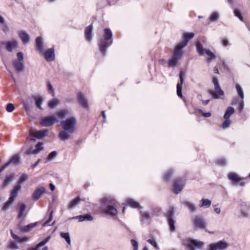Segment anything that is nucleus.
Instances as JSON below:
<instances>
[{
  "label": "nucleus",
  "mask_w": 250,
  "mask_h": 250,
  "mask_svg": "<svg viewBox=\"0 0 250 250\" xmlns=\"http://www.w3.org/2000/svg\"><path fill=\"white\" fill-rule=\"evenodd\" d=\"M47 129H43L39 131L31 129L29 132L30 140L35 141L37 139H40L43 138L48 133Z\"/></svg>",
  "instance_id": "obj_7"
},
{
  "label": "nucleus",
  "mask_w": 250,
  "mask_h": 250,
  "mask_svg": "<svg viewBox=\"0 0 250 250\" xmlns=\"http://www.w3.org/2000/svg\"><path fill=\"white\" fill-rule=\"evenodd\" d=\"M14 179V175H7L3 182L4 188L7 187Z\"/></svg>",
  "instance_id": "obj_38"
},
{
  "label": "nucleus",
  "mask_w": 250,
  "mask_h": 250,
  "mask_svg": "<svg viewBox=\"0 0 250 250\" xmlns=\"http://www.w3.org/2000/svg\"><path fill=\"white\" fill-rule=\"evenodd\" d=\"M50 239V237H47L45 239L40 242L36 247L30 248L28 250H40V248L44 246ZM47 247H44L42 250H47Z\"/></svg>",
  "instance_id": "obj_22"
},
{
  "label": "nucleus",
  "mask_w": 250,
  "mask_h": 250,
  "mask_svg": "<svg viewBox=\"0 0 250 250\" xmlns=\"http://www.w3.org/2000/svg\"><path fill=\"white\" fill-rule=\"evenodd\" d=\"M193 223L195 227L201 229H204L206 227V223L204 218L201 216H196L193 219Z\"/></svg>",
  "instance_id": "obj_12"
},
{
  "label": "nucleus",
  "mask_w": 250,
  "mask_h": 250,
  "mask_svg": "<svg viewBox=\"0 0 250 250\" xmlns=\"http://www.w3.org/2000/svg\"><path fill=\"white\" fill-rule=\"evenodd\" d=\"M104 211L106 214L110 216H115L118 213L117 209L112 205H107Z\"/></svg>",
  "instance_id": "obj_20"
},
{
  "label": "nucleus",
  "mask_w": 250,
  "mask_h": 250,
  "mask_svg": "<svg viewBox=\"0 0 250 250\" xmlns=\"http://www.w3.org/2000/svg\"><path fill=\"white\" fill-rule=\"evenodd\" d=\"M26 206L25 204L21 203H18V207L17 208V210L19 212L18 218L20 219L23 216L24 212L26 209Z\"/></svg>",
  "instance_id": "obj_25"
},
{
  "label": "nucleus",
  "mask_w": 250,
  "mask_h": 250,
  "mask_svg": "<svg viewBox=\"0 0 250 250\" xmlns=\"http://www.w3.org/2000/svg\"><path fill=\"white\" fill-rule=\"evenodd\" d=\"M194 34L192 33H186L184 34V41L176 46L173 54L169 60V67H175L178 64V62L183 54L182 49L187 45L188 42L194 37Z\"/></svg>",
  "instance_id": "obj_1"
},
{
  "label": "nucleus",
  "mask_w": 250,
  "mask_h": 250,
  "mask_svg": "<svg viewBox=\"0 0 250 250\" xmlns=\"http://www.w3.org/2000/svg\"><path fill=\"white\" fill-rule=\"evenodd\" d=\"M77 97L81 105L83 108H87L88 103L85 96L82 93H79L77 94Z\"/></svg>",
  "instance_id": "obj_19"
},
{
  "label": "nucleus",
  "mask_w": 250,
  "mask_h": 250,
  "mask_svg": "<svg viewBox=\"0 0 250 250\" xmlns=\"http://www.w3.org/2000/svg\"><path fill=\"white\" fill-rule=\"evenodd\" d=\"M15 109V107L12 104L9 103L7 104L6 110L8 112H11Z\"/></svg>",
  "instance_id": "obj_53"
},
{
  "label": "nucleus",
  "mask_w": 250,
  "mask_h": 250,
  "mask_svg": "<svg viewBox=\"0 0 250 250\" xmlns=\"http://www.w3.org/2000/svg\"><path fill=\"white\" fill-rule=\"evenodd\" d=\"M184 186L182 181L181 179H176L174 182V192L176 194H178L183 188Z\"/></svg>",
  "instance_id": "obj_16"
},
{
  "label": "nucleus",
  "mask_w": 250,
  "mask_h": 250,
  "mask_svg": "<svg viewBox=\"0 0 250 250\" xmlns=\"http://www.w3.org/2000/svg\"><path fill=\"white\" fill-rule=\"evenodd\" d=\"M36 45L38 50L40 52H43V41L41 37H37L36 40Z\"/></svg>",
  "instance_id": "obj_27"
},
{
  "label": "nucleus",
  "mask_w": 250,
  "mask_h": 250,
  "mask_svg": "<svg viewBox=\"0 0 250 250\" xmlns=\"http://www.w3.org/2000/svg\"><path fill=\"white\" fill-rule=\"evenodd\" d=\"M214 87V90L209 89L208 92L214 99H217L220 98V96H223L224 93L219 85Z\"/></svg>",
  "instance_id": "obj_13"
},
{
  "label": "nucleus",
  "mask_w": 250,
  "mask_h": 250,
  "mask_svg": "<svg viewBox=\"0 0 250 250\" xmlns=\"http://www.w3.org/2000/svg\"><path fill=\"white\" fill-rule=\"evenodd\" d=\"M202 115L206 118H208L211 116V113L210 112L202 113Z\"/></svg>",
  "instance_id": "obj_64"
},
{
  "label": "nucleus",
  "mask_w": 250,
  "mask_h": 250,
  "mask_svg": "<svg viewBox=\"0 0 250 250\" xmlns=\"http://www.w3.org/2000/svg\"><path fill=\"white\" fill-rule=\"evenodd\" d=\"M11 234L12 238L15 240H19L21 242H27L29 238L27 237H20L15 234L12 231H11Z\"/></svg>",
  "instance_id": "obj_34"
},
{
  "label": "nucleus",
  "mask_w": 250,
  "mask_h": 250,
  "mask_svg": "<svg viewBox=\"0 0 250 250\" xmlns=\"http://www.w3.org/2000/svg\"><path fill=\"white\" fill-rule=\"evenodd\" d=\"M174 208H170L168 210L166 215L170 230L172 232L175 231L176 230L175 227V221L174 220Z\"/></svg>",
  "instance_id": "obj_6"
},
{
  "label": "nucleus",
  "mask_w": 250,
  "mask_h": 250,
  "mask_svg": "<svg viewBox=\"0 0 250 250\" xmlns=\"http://www.w3.org/2000/svg\"><path fill=\"white\" fill-rule=\"evenodd\" d=\"M243 108H244V103H243V101L242 100V101L239 103V109L240 111H241L243 110Z\"/></svg>",
  "instance_id": "obj_63"
},
{
  "label": "nucleus",
  "mask_w": 250,
  "mask_h": 250,
  "mask_svg": "<svg viewBox=\"0 0 250 250\" xmlns=\"http://www.w3.org/2000/svg\"><path fill=\"white\" fill-rule=\"evenodd\" d=\"M212 82L214 85V86L219 85L218 80L216 78H215V77L213 78Z\"/></svg>",
  "instance_id": "obj_62"
},
{
  "label": "nucleus",
  "mask_w": 250,
  "mask_h": 250,
  "mask_svg": "<svg viewBox=\"0 0 250 250\" xmlns=\"http://www.w3.org/2000/svg\"><path fill=\"white\" fill-rule=\"evenodd\" d=\"M1 44L5 46L6 49L9 52H12L18 47V42L16 40L10 41H5L1 42Z\"/></svg>",
  "instance_id": "obj_11"
},
{
  "label": "nucleus",
  "mask_w": 250,
  "mask_h": 250,
  "mask_svg": "<svg viewBox=\"0 0 250 250\" xmlns=\"http://www.w3.org/2000/svg\"><path fill=\"white\" fill-rule=\"evenodd\" d=\"M234 111H235V110L233 107H229L224 116V118H225V119H229L230 116L232 114L234 113Z\"/></svg>",
  "instance_id": "obj_40"
},
{
  "label": "nucleus",
  "mask_w": 250,
  "mask_h": 250,
  "mask_svg": "<svg viewBox=\"0 0 250 250\" xmlns=\"http://www.w3.org/2000/svg\"><path fill=\"white\" fill-rule=\"evenodd\" d=\"M68 110L67 109H64L58 111L56 114L59 118L61 119H63L66 115L68 114Z\"/></svg>",
  "instance_id": "obj_37"
},
{
  "label": "nucleus",
  "mask_w": 250,
  "mask_h": 250,
  "mask_svg": "<svg viewBox=\"0 0 250 250\" xmlns=\"http://www.w3.org/2000/svg\"><path fill=\"white\" fill-rule=\"evenodd\" d=\"M24 59L23 54L22 52H19L17 54V60L19 62H23Z\"/></svg>",
  "instance_id": "obj_56"
},
{
  "label": "nucleus",
  "mask_w": 250,
  "mask_h": 250,
  "mask_svg": "<svg viewBox=\"0 0 250 250\" xmlns=\"http://www.w3.org/2000/svg\"><path fill=\"white\" fill-rule=\"evenodd\" d=\"M19 36L23 43H28L30 42L29 35L24 31H21L18 33Z\"/></svg>",
  "instance_id": "obj_21"
},
{
  "label": "nucleus",
  "mask_w": 250,
  "mask_h": 250,
  "mask_svg": "<svg viewBox=\"0 0 250 250\" xmlns=\"http://www.w3.org/2000/svg\"><path fill=\"white\" fill-rule=\"evenodd\" d=\"M92 30L93 28L92 25H89L85 28V37L86 39L88 41H90L92 40Z\"/></svg>",
  "instance_id": "obj_26"
},
{
  "label": "nucleus",
  "mask_w": 250,
  "mask_h": 250,
  "mask_svg": "<svg viewBox=\"0 0 250 250\" xmlns=\"http://www.w3.org/2000/svg\"><path fill=\"white\" fill-rule=\"evenodd\" d=\"M231 121L229 119H225V121L222 124V127L223 128H226L229 126Z\"/></svg>",
  "instance_id": "obj_52"
},
{
  "label": "nucleus",
  "mask_w": 250,
  "mask_h": 250,
  "mask_svg": "<svg viewBox=\"0 0 250 250\" xmlns=\"http://www.w3.org/2000/svg\"><path fill=\"white\" fill-rule=\"evenodd\" d=\"M184 244L189 250L200 249L204 246V243L197 240L188 239L184 242Z\"/></svg>",
  "instance_id": "obj_5"
},
{
  "label": "nucleus",
  "mask_w": 250,
  "mask_h": 250,
  "mask_svg": "<svg viewBox=\"0 0 250 250\" xmlns=\"http://www.w3.org/2000/svg\"><path fill=\"white\" fill-rule=\"evenodd\" d=\"M46 188L44 187L39 186L33 194V198L35 200L40 199L45 192Z\"/></svg>",
  "instance_id": "obj_14"
},
{
  "label": "nucleus",
  "mask_w": 250,
  "mask_h": 250,
  "mask_svg": "<svg viewBox=\"0 0 250 250\" xmlns=\"http://www.w3.org/2000/svg\"><path fill=\"white\" fill-rule=\"evenodd\" d=\"M38 223H34L30 224L28 225L22 227L21 228V230L22 232H28L31 231L33 228L36 227Z\"/></svg>",
  "instance_id": "obj_28"
},
{
  "label": "nucleus",
  "mask_w": 250,
  "mask_h": 250,
  "mask_svg": "<svg viewBox=\"0 0 250 250\" xmlns=\"http://www.w3.org/2000/svg\"><path fill=\"white\" fill-rule=\"evenodd\" d=\"M228 244L224 241H220L216 243L211 244L209 246L208 250H223L226 249Z\"/></svg>",
  "instance_id": "obj_10"
},
{
  "label": "nucleus",
  "mask_w": 250,
  "mask_h": 250,
  "mask_svg": "<svg viewBox=\"0 0 250 250\" xmlns=\"http://www.w3.org/2000/svg\"><path fill=\"white\" fill-rule=\"evenodd\" d=\"M236 88L238 95L243 100L244 98V95L242 87L239 84H237L236 85Z\"/></svg>",
  "instance_id": "obj_45"
},
{
  "label": "nucleus",
  "mask_w": 250,
  "mask_h": 250,
  "mask_svg": "<svg viewBox=\"0 0 250 250\" xmlns=\"http://www.w3.org/2000/svg\"><path fill=\"white\" fill-rule=\"evenodd\" d=\"M218 19V14L216 12L213 13L209 17V21H215Z\"/></svg>",
  "instance_id": "obj_50"
},
{
  "label": "nucleus",
  "mask_w": 250,
  "mask_h": 250,
  "mask_svg": "<svg viewBox=\"0 0 250 250\" xmlns=\"http://www.w3.org/2000/svg\"><path fill=\"white\" fill-rule=\"evenodd\" d=\"M229 178L235 183H237L240 181V178L235 173H230L229 175Z\"/></svg>",
  "instance_id": "obj_35"
},
{
  "label": "nucleus",
  "mask_w": 250,
  "mask_h": 250,
  "mask_svg": "<svg viewBox=\"0 0 250 250\" xmlns=\"http://www.w3.org/2000/svg\"><path fill=\"white\" fill-rule=\"evenodd\" d=\"M75 218H78L79 222H83L84 221H92L93 220L92 216L89 214L79 215L75 217Z\"/></svg>",
  "instance_id": "obj_31"
},
{
  "label": "nucleus",
  "mask_w": 250,
  "mask_h": 250,
  "mask_svg": "<svg viewBox=\"0 0 250 250\" xmlns=\"http://www.w3.org/2000/svg\"><path fill=\"white\" fill-rule=\"evenodd\" d=\"M81 201L80 198L77 197V198L73 199L71 201L68 205V208H73L78 205Z\"/></svg>",
  "instance_id": "obj_42"
},
{
  "label": "nucleus",
  "mask_w": 250,
  "mask_h": 250,
  "mask_svg": "<svg viewBox=\"0 0 250 250\" xmlns=\"http://www.w3.org/2000/svg\"><path fill=\"white\" fill-rule=\"evenodd\" d=\"M180 83L177 84V94L180 98H182L183 95L182 92V84L184 83V78L183 77V73L182 72L180 73Z\"/></svg>",
  "instance_id": "obj_24"
},
{
  "label": "nucleus",
  "mask_w": 250,
  "mask_h": 250,
  "mask_svg": "<svg viewBox=\"0 0 250 250\" xmlns=\"http://www.w3.org/2000/svg\"><path fill=\"white\" fill-rule=\"evenodd\" d=\"M183 204L188 208L190 212H193L196 210V207L194 204L190 202L185 201Z\"/></svg>",
  "instance_id": "obj_32"
},
{
  "label": "nucleus",
  "mask_w": 250,
  "mask_h": 250,
  "mask_svg": "<svg viewBox=\"0 0 250 250\" xmlns=\"http://www.w3.org/2000/svg\"><path fill=\"white\" fill-rule=\"evenodd\" d=\"M13 65L15 70L17 72H22L24 69V65L23 62L14 60L13 61Z\"/></svg>",
  "instance_id": "obj_18"
},
{
  "label": "nucleus",
  "mask_w": 250,
  "mask_h": 250,
  "mask_svg": "<svg viewBox=\"0 0 250 250\" xmlns=\"http://www.w3.org/2000/svg\"><path fill=\"white\" fill-rule=\"evenodd\" d=\"M47 88L48 92L51 94L52 95H54L55 92H54V89L53 88V86L52 84L50 82H47Z\"/></svg>",
  "instance_id": "obj_47"
},
{
  "label": "nucleus",
  "mask_w": 250,
  "mask_h": 250,
  "mask_svg": "<svg viewBox=\"0 0 250 250\" xmlns=\"http://www.w3.org/2000/svg\"><path fill=\"white\" fill-rule=\"evenodd\" d=\"M45 59L48 62H51L54 60L55 53L53 48H50L45 52Z\"/></svg>",
  "instance_id": "obj_23"
},
{
  "label": "nucleus",
  "mask_w": 250,
  "mask_h": 250,
  "mask_svg": "<svg viewBox=\"0 0 250 250\" xmlns=\"http://www.w3.org/2000/svg\"><path fill=\"white\" fill-rule=\"evenodd\" d=\"M172 174V172L171 171H167L164 175V179L166 181H167L168 180V179L171 177V176Z\"/></svg>",
  "instance_id": "obj_57"
},
{
  "label": "nucleus",
  "mask_w": 250,
  "mask_h": 250,
  "mask_svg": "<svg viewBox=\"0 0 250 250\" xmlns=\"http://www.w3.org/2000/svg\"><path fill=\"white\" fill-rule=\"evenodd\" d=\"M33 99L35 102V105L36 107L42 110V108L41 105L42 104L43 99L41 97L39 96H35L33 97Z\"/></svg>",
  "instance_id": "obj_29"
},
{
  "label": "nucleus",
  "mask_w": 250,
  "mask_h": 250,
  "mask_svg": "<svg viewBox=\"0 0 250 250\" xmlns=\"http://www.w3.org/2000/svg\"><path fill=\"white\" fill-rule=\"evenodd\" d=\"M8 247L12 250H16L18 249L17 243L14 242H11L9 244Z\"/></svg>",
  "instance_id": "obj_55"
},
{
  "label": "nucleus",
  "mask_w": 250,
  "mask_h": 250,
  "mask_svg": "<svg viewBox=\"0 0 250 250\" xmlns=\"http://www.w3.org/2000/svg\"><path fill=\"white\" fill-rule=\"evenodd\" d=\"M43 143L41 142L38 143L35 146V148H30L27 150V154H37L39 153L43 150Z\"/></svg>",
  "instance_id": "obj_15"
},
{
  "label": "nucleus",
  "mask_w": 250,
  "mask_h": 250,
  "mask_svg": "<svg viewBox=\"0 0 250 250\" xmlns=\"http://www.w3.org/2000/svg\"><path fill=\"white\" fill-rule=\"evenodd\" d=\"M104 31V40H101L99 43L100 51L103 54H105L106 49L111 44L112 42H108V41L111 38L112 36V32L109 29L105 28Z\"/></svg>",
  "instance_id": "obj_3"
},
{
  "label": "nucleus",
  "mask_w": 250,
  "mask_h": 250,
  "mask_svg": "<svg viewBox=\"0 0 250 250\" xmlns=\"http://www.w3.org/2000/svg\"><path fill=\"white\" fill-rule=\"evenodd\" d=\"M201 204L199 205L200 208H208L211 205V201L208 199H202L200 201Z\"/></svg>",
  "instance_id": "obj_39"
},
{
  "label": "nucleus",
  "mask_w": 250,
  "mask_h": 250,
  "mask_svg": "<svg viewBox=\"0 0 250 250\" xmlns=\"http://www.w3.org/2000/svg\"><path fill=\"white\" fill-rule=\"evenodd\" d=\"M20 158L19 156L18 155H14L11 158L10 160L8 163H7L1 167V170H3L11 163H13L15 165H18L20 163Z\"/></svg>",
  "instance_id": "obj_17"
},
{
  "label": "nucleus",
  "mask_w": 250,
  "mask_h": 250,
  "mask_svg": "<svg viewBox=\"0 0 250 250\" xmlns=\"http://www.w3.org/2000/svg\"><path fill=\"white\" fill-rule=\"evenodd\" d=\"M217 164L220 165H224L226 164V160L224 159L221 158L217 160Z\"/></svg>",
  "instance_id": "obj_61"
},
{
  "label": "nucleus",
  "mask_w": 250,
  "mask_h": 250,
  "mask_svg": "<svg viewBox=\"0 0 250 250\" xmlns=\"http://www.w3.org/2000/svg\"><path fill=\"white\" fill-rule=\"evenodd\" d=\"M28 178V176L27 174H23L20 177L19 179V183L16 186L19 185L20 187V189L21 188V184L23 183L24 181H25Z\"/></svg>",
  "instance_id": "obj_46"
},
{
  "label": "nucleus",
  "mask_w": 250,
  "mask_h": 250,
  "mask_svg": "<svg viewBox=\"0 0 250 250\" xmlns=\"http://www.w3.org/2000/svg\"><path fill=\"white\" fill-rule=\"evenodd\" d=\"M1 24V30L5 33L9 32V28L8 25L6 23V22L5 21L4 23H2Z\"/></svg>",
  "instance_id": "obj_51"
},
{
  "label": "nucleus",
  "mask_w": 250,
  "mask_h": 250,
  "mask_svg": "<svg viewBox=\"0 0 250 250\" xmlns=\"http://www.w3.org/2000/svg\"><path fill=\"white\" fill-rule=\"evenodd\" d=\"M141 215L143 220H148L150 218L149 214L146 211H141Z\"/></svg>",
  "instance_id": "obj_49"
},
{
  "label": "nucleus",
  "mask_w": 250,
  "mask_h": 250,
  "mask_svg": "<svg viewBox=\"0 0 250 250\" xmlns=\"http://www.w3.org/2000/svg\"><path fill=\"white\" fill-rule=\"evenodd\" d=\"M147 242L149 244H150L151 245H152L154 247H155V248H156V249L158 248L157 243L155 240H154L153 239H149L148 240H147Z\"/></svg>",
  "instance_id": "obj_59"
},
{
  "label": "nucleus",
  "mask_w": 250,
  "mask_h": 250,
  "mask_svg": "<svg viewBox=\"0 0 250 250\" xmlns=\"http://www.w3.org/2000/svg\"><path fill=\"white\" fill-rule=\"evenodd\" d=\"M22 104H23L24 109L25 110V111L27 113H28L29 112H30L31 107V106L28 101H23Z\"/></svg>",
  "instance_id": "obj_43"
},
{
  "label": "nucleus",
  "mask_w": 250,
  "mask_h": 250,
  "mask_svg": "<svg viewBox=\"0 0 250 250\" xmlns=\"http://www.w3.org/2000/svg\"><path fill=\"white\" fill-rule=\"evenodd\" d=\"M57 154L58 153L55 151L51 152L47 157V161H50L52 160L57 156Z\"/></svg>",
  "instance_id": "obj_48"
},
{
  "label": "nucleus",
  "mask_w": 250,
  "mask_h": 250,
  "mask_svg": "<svg viewBox=\"0 0 250 250\" xmlns=\"http://www.w3.org/2000/svg\"><path fill=\"white\" fill-rule=\"evenodd\" d=\"M222 43L224 46H226L229 45V42L227 39L222 38Z\"/></svg>",
  "instance_id": "obj_60"
},
{
  "label": "nucleus",
  "mask_w": 250,
  "mask_h": 250,
  "mask_svg": "<svg viewBox=\"0 0 250 250\" xmlns=\"http://www.w3.org/2000/svg\"><path fill=\"white\" fill-rule=\"evenodd\" d=\"M20 189L19 185L15 186L11 191L10 196L8 200L3 205L2 209L4 211L8 209L13 204L18 195V192Z\"/></svg>",
  "instance_id": "obj_4"
},
{
  "label": "nucleus",
  "mask_w": 250,
  "mask_h": 250,
  "mask_svg": "<svg viewBox=\"0 0 250 250\" xmlns=\"http://www.w3.org/2000/svg\"><path fill=\"white\" fill-rule=\"evenodd\" d=\"M60 104V101L58 99H54L52 100L49 101L48 106L51 109L54 108L56 106Z\"/></svg>",
  "instance_id": "obj_30"
},
{
  "label": "nucleus",
  "mask_w": 250,
  "mask_h": 250,
  "mask_svg": "<svg viewBox=\"0 0 250 250\" xmlns=\"http://www.w3.org/2000/svg\"><path fill=\"white\" fill-rule=\"evenodd\" d=\"M126 202L128 206L133 208H137L139 207V203L136 202L131 198L127 199Z\"/></svg>",
  "instance_id": "obj_36"
},
{
  "label": "nucleus",
  "mask_w": 250,
  "mask_h": 250,
  "mask_svg": "<svg viewBox=\"0 0 250 250\" xmlns=\"http://www.w3.org/2000/svg\"><path fill=\"white\" fill-rule=\"evenodd\" d=\"M102 204H104V205H110V204H113L114 200L113 198H111V197H105L103 198L102 200Z\"/></svg>",
  "instance_id": "obj_33"
},
{
  "label": "nucleus",
  "mask_w": 250,
  "mask_h": 250,
  "mask_svg": "<svg viewBox=\"0 0 250 250\" xmlns=\"http://www.w3.org/2000/svg\"><path fill=\"white\" fill-rule=\"evenodd\" d=\"M131 243L134 248L133 250H137L138 248V244L137 242L133 239H132L131 240Z\"/></svg>",
  "instance_id": "obj_58"
},
{
  "label": "nucleus",
  "mask_w": 250,
  "mask_h": 250,
  "mask_svg": "<svg viewBox=\"0 0 250 250\" xmlns=\"http://www.w3.org/2000/svg\"><path fill=\"white\" fill-rule=\"evenodd\" d=\"M196 47L197 52L200 54V55L202 56L205 54H206L210 59H215V55L210 50L204 48L202 46L200 42H198L196 43Z\"/></svg>",
  "instance_id": "obj_8"
},
{
  "label": "nucleus",
  "mask_w": 250,
  "mask_h": 250,
  "mask_svg": "<svg viewBox=\"0 0 250 250\" xmlns=\"http://www.w3.org/2000/svg\"><path fill=\"white\" fill-rule=\"evenodd\" d=\"M76 121V119L72 117L61 122V125L63 130L59 134V137L61 140H66L69 138L70 136L75 131Z\"/></svg>",
  "instance_id": "obj_2"
},
{
  "label": "nucleus",
  "mask_w": 250,
  "mask_h": 250,
  "mask_svg": "<svg viewBox=\"0 0 250 250\" xmlns=\"http://www.w3.org/2000/svg\"><path fill=\"white\" fill-rule=\"evenodd\" d=\"M57 122H58V120L56 115L52 114L43 118L41 124L43 126H50Z\"/></svg>",
  "instance_id": "obj_9"
},
{
  "label": "nucleus",
  "mask_w": 250,
  "mask_h": 250,
  "mask_svg": "<svg viewBox=\"0 0 250 250\" xmlns=\"http://www.w3.org/2000/svg\"><path fill=\"white\" fill-rule=\"evenodd\" d=\"M53 211L52 210H51L50 212L48 219L46 221H45L44 222H43L42 223V226L43 227L50 225L49 223L51 222V221L53 219Z\"/></svg>",
  "instance_id": "obj_44"
},
{
  "label": "nucleus",
  "mask_w": 250,
  "mask_h": 250,
  "mask_svg": "<svg viewBox=\"0 0 250 250\" xmlns=\"http://www.w3.org/2000/svg\"><path fill=\"white\" fill-rule=\"evenodd\" d=\"M61 236L63 238L68 245H71V239L68 232H61Z\"/></svg>",
  "instance_id": "obj_41"
},
{
  "label": "nucleus",
  "mask_w": 250,
  "mask_h": 250,
  "mask_svg": "<svg viewBox=\"0 0 250 250\" xmlns=\"http://www.w3.org/2000/svg\"><path fill=\"white\" fill-rule=\"evenodd\" d=\"M234 13L236 17H237L240 20L242 21L243 17L242 16L241 12L239 10L235 9Z\"/></svg>",
  "instance_id": "obj_54"
}]
</instances>
